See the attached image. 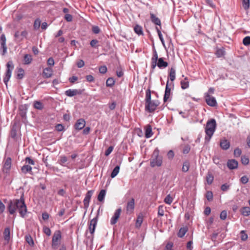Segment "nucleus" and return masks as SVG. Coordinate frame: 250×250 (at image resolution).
Wrapping results in <instances>:
<instances>
[{
    "label": "nucleus",
    "instance_id": "1",
    "mask_svg": "<svg viewBox=\"0 0 250 250\" xmlns=\"http://www.w3.org/2000/svg\"><path fill=\"white\" fill-rule=\"evenodd\" d=\"M10 214H13L18 210L21 216L24 217L27 212V207L24 202L23 195L20 199H14L10 201L7 206Z\"/></svg>",
    "mask_w": 250,
    "mask_h": 250
},
{
    "label": "nucleus",
    "instance_id": "2",
    "mask_svg": "<svg viewBox=\"0 0 250 250\" xmlns=\"http://www.w3.org/2000/svg\"><path fill=\"white\" fill-rule=\"evenodd\" d=\"M216 126V122L214 119H211L207 121L205 128L206 133L205 141L206 143H208L210 141L215 131Z\"/></svg>",
    "mask_w": 250,
    "mask_h": 250
},
{
    "label": "nucleus",
    "instance_id": "3",
    "mask_svg": "<svg viewBox=\"0 0 250 250\" xmlns=\"http://www.w3.org/2000/svg\"><path fill=\"white\" fill-rule=\"evenodd\" d=\"M162 157L159 155V150L158 148H156L153 151L150 160L151 167H160L162 164Z\"/></svg>",
    "mask_w": 250,
    "mask_h": 250
},
{
    "label": "nucleus",
    "instance_id": "4",
    "mask_svg": "<svg viewBox=\"0 0 250 250\" xmlns=\"http://www.w3.org/2000/svg\"><path fill=\"white\" fill-rule=\"evenodd\" d=\"M160 102L158 100H151L145 103V110L149 113L153 112L159 105Z\"/></svg>",
    "mask_w": 250,
    "mask_h": 250
},
{
    "label": "nucleus",
    "instance_id": "5",
    "mask_svg": "<svg viewBox=\"0 0 250 250\" xmlns=\"http://www.w3.org/2000/svg\"><path fill=\"white\" fill-rule=\"evenodd\" d=\"M6 71L5 76L3 78V82L7 85V83L9 81L12 74V72L14 69V65L12 61H9L6 64Z\"/></svg>",
    "mask_w": 250,
    "mask_h": 250
},
{
    "label": "nucleus",
    "instance_id": "6",
    "mask_svg": "<svg viewBox=\"0 0 250 250\" xmlns=\"http://www.w3.org/2000/svg\"><path fill=\"white\" fill-rule=\"evenodd\" d=\"M61 238V235L60 231L55 232L52 237V247L54 249H57L60 245V240Z\"/></svg>",
    "mask_w": 250,
    "mask_h": 250
},
{
    "label": "nucleus",
    "instance_id": "7",
    "mask_svg": "<svg viewBox=\"0 0 250 250\" xmlns=\"http://www.w3.org/2000/svg\"><path fill=\"white\" fill-rule=\"evenodd\" d=\"M205 100L207 104L210 106H215L217 104V102L214 97L209 95L208 93H205Z\"/></svg>",
    "mask_w": 250,
    "mask_h": 250
},
{
    "label": "nucleus",
    "instance_id": "8",
    "mask_svg": "<svg viewBox=\"0 0 250 250\" xmlns=\"http://www.w3.org/2000/svg\"><path fill=\"white\" fill-rule=\"evenodd\" d=\"M11 167V159L10 157H7L4 160L3 166V171L4 173H8Z\"/></svg>",
    "mask_w": 250,
    "mask_h": 250
},
{
    "label": "nucleus",
    "instance_id": "9",
    "mask_svg": "<svg viewBox=\"0 0 250 250\" xmlns=\"http://www.w3.org/2000/svg\"><path fill=\"white\" fill-rule=\"evenodd\" d=\"M97 221H98V217H95L93 219L90 220L89 223L88 224L89 226V230L90 231V233L93 235L94 233L95 229L96 228V227L97 224Z\"/></svg>",
    "mask_w": 250,
    "mask_h": 250
},
{
    "label": "nucleus",
    "instance_id": "10",
    "mask_svg": "<svg viewBox=\"0 0 250 250\" xmlns=\"http://www.w3.org/2000/svg\"><path fill=\"white\" fill-rule=\"evenodd\" d=\"M121 211V208H119L117 210H116L113 216H112L110 220V224L111 225H114L117 222L118 219L120 217Z\"/></svg>",
    "mask_w": 250,
    "mask_h": 250
},
{
    "label": "nucleus",
    "instance_id": "11",
    "mask_svg": "<svg viewBox=\"0 0 250 250\" xmlns=\"http://www.w3.org/2000/svg\"><path fill=\"white\" fill-rule=\"evenodd\" d=\"M93 190H92L88 191V192L86 193L83 201L84 208H87L88 207L90 199L93 195Z\"/></svg>",
    "mask_w": 250,
    "mask_h": 250
},
{
    "label": "nucleus",
    "instance_id": "12",
    "mask_svg": "<svg viewBox=\"0 0 250 250\" xmlns=\"http://www.w3.org/2000/svg\"><path fill=\"white\" fill-rule=\"evenodd\" d=\"M134 199L133 198H131V200L127 203L126 207V213L128 214L132 213L134 210Z\"/></svg>",
    "mask_w": 250,
    "mask_h": 250
},
{
    "label": "nucleus",
    "instance_id": "13",
    "mask_svg": "<svg viewBox=\"0 0 250 250\" xmlns=\"http://www.w3.org/2000/svg\"><path fill=\"white\" fill-rule=\"evenodd\" d=\"M85 120L82 118L79 119L76 121L75 124V128L77 130H81L85 126Z\"/></svg>",
    "mask_w": 250,
    "mask_h": 250
},
{
    "label": "nucleus",
    "instance_id": "14",
    "mask_svg": "<svg viewBox=\"0 0 250 250\" xmlns=\"http://www.w3.org/2000/svg\"><path fill=\"white\" fill-rule=\"evenodd\" d=\"M238 166V162L234 159L229 160L227 162V167L229 169H236Z\"/></svg>",
    "mask_w": 250,
    "mask_h": 250
},
{
    "label": "nucleus",
    "instance_id": "15",
    "mask_svg": "<svg viewBox=\"0 0 250 250\" xmlns=\"http://www.w3.org/2000/svg\"><path fill=\"white\" fill-rule=\"evenodd\" d=\"M81 94L80 90L69 89L65 91V94L68 97H73Z\"/></svg>",
    "mask_w": 250,
    "mask_h": 250
},
{
    "label": "nucleus",
    "instance_id": "16",
    "mask_svg": "<svg viewBox=\"0 0 250 250\" xmlns=\"http://www.w3.org/2000/svg\"><path fill=\"white\" fill-rule=\"evenodd\" d=\"M10 229L9 228H6L3 232V238L5 241V242L4 243V245L7 244L10 240Z\"/></svg>",
    "mask_w": 250,
    "mask_h": 250
},
{
    "label": "nucleus",
    "instance_id": "17",
    "mask_svg": "<svg viewBox=\"0 0 250 250\" xmlns=\"http://www.w3.org/2000/svg\"><path fill=\"white\" fill-rule=\"evenodd\" d=\"M68 161L67 157L65 156H61L59 158V160H58V163L60 165L63 167H66L68 168H70V167L68 165V163L67 162Z\"/></svg>",
    "mask_w": 250,
    "mask_h": 250
},
{
    "label": "nucleus",
    "instance_id": "18",
    "mask_svg": "<svg viewBox=\"0 0 250 250\" xmlns=\"http://www.w3.org/2000/svg\"><path fill=\"white\" fill-rule=\"evenodd\" d=\"M170 91L171 89L168 86V81H167L166 89H165V95L164 97V102H166L167 101L168 98L170 97Z\"/></svg>",
    "mask_w": 250,
    "mask_h": 250
},
{
    "label": "nucleus",
    "instance_id": "19",
    "mask_svg": "<svg viewBox=\"0 0 250 250\" xmlns=\"http://www.w3.org/2000/svg\"><path fill=\"white\" fill-rule=\"evenodd\" d=\"M52 69L49 67H46L43 69L42 76L45 78H49L52 75Z\"/></svg>",
    "mask_w": 250,
    "mask_h": 250
},
{
    "label": "nucleus",
    "instance_id": "20",
    "mask_svg": "<svg viewBox=\"0 0 250 250\" xmlns=\"http://www.w3.org/2000/svg\"><path fill=\"white\" fill-rule=\"evenodd\" d=\"M157 61V66L160 69L166 68L168 66V63L165 62L163 58H159Z\"/></svg>",
    "mask_w": 250,
    "mask_h": 250
},
{
    "label": "nucleus",
    "instance_id": "21",
    "mask_svg": "<svg viewBox=\"0 0 250 250\" xmlns=\"http://www.w3.org/2000/svg\"><path fill=\"white\" fill-rule=\"evenodd\" d=\"M220 145L221 147L224 150H227L230 146L229 142L226 139L221 140Z\"/></svg>",
    "mask_w": 250,
    "mask_h": 250
},
{
    "label": "nucleus",
    "instance_id": "22",
    "mask_svg": "<svg viewBox=\"0 0 250 250\" xmlns=\"http://www.w3.org/2000/svg\"><path fill=\"white\" fill-rule=\"evenodd\" d=\"M32 167L28 165H24L21 168V171L24 174L29 173L32 174Z\"/></svg>",
    "mask_w": 250,
    "mask_h": 250
},
{
    "label": "nucleus",
    "instance_id": "23",
    "mask_svg": "<svg viewBox=\"0 0 250 250\" xmlns=\"http://www.w3.org/2000/svg\"><path fill=\"white\" fill-rule=\"evenodd\" d=\"M153 134L151 126L150 125H148L146 128L145 137L146 138H150L153 135Z\"/></svg>",
    "mask_w": 250,
    "mask_h": 250
},
{
    "label": "nucleus",
    "instance_id": "24",
    "mask_svg": "<svg viewBox=\"0 0 250 250\" xmlns=\"http://www.w3.org/2000/svg\"><path fill=\"white\" fill-rule=\"evenodd\" d=\"M150 19L153 23L159 26L161 25L160 20L157 18L154 14H150Z\"/></svg>",
    "mask_w": 250,
    "mask_h": 250
},
{
    "label": "nucleus",
    "instance_id": "25",
    "mask_svg": "<svg viewBox=\"0 0 250 250\" xmlns=\"http://www.w3.org/2000/svg\"><path fill=\"white\" fill-rule=\"evenodd\" d=\"M187 231H188V227L187 226L183 227L179 229V230L177 233V235L179 237L182 238L185 235V234L186 233V232Z\"/></svg>",
    "mask_w": 250,
    "mask_h": 250
},
{
    "label": "nucleus",
    "instance_id": "26",
    "mask_svg": "<svg viewBox=\"0 0 250 250\" xmlns=\"http://www.w3.org/2000/svg\"><path fill=\"white\" fill-rule=\"evenodd\" d=\"M241 212L245 216L250 215V208L249 207H243L241 209Z\"/></svg>",
    "mask_w": 250,
    "mask_h": 250
},
{
    "label": "nucleus",
    "instance_id": "27",
    "mask_svg": "<svg viewBox=\"0 0 250 250\" xmlns=\"http://www.w3.org/2000/svg\"><path fill=\"white\" fill-rule=\"evenodd\" d=\"M33 60L32 56L29 54H25L23 57L24 64H29L31 63Z\"/></svg>",
    "mask_w": 250,
    "mask_h": 250
},
{
    "label": "nucleus",
    "instance_id": "28",
    "mask_svg": "<svg viewBox=\"0 0 250 250\" xmlns=\"http://www.w3.org/2000/svg\"><path fill=\"white\" fill-rule=\"evenodd\" d=\"M169 77L171 82L175 79L176 71L174 68L171 67L169 70Z\"/></svg>",
    "mask_w": 250,
    "mask_h": 250
},
{
    "label": "nucleus",
    "instance_id": "29",
    "mask_svg": "<svg viewBox=\"0 0 250 250\" xmlns=\"http://www.w3.org/2000/svg\"><path fill=\"white\" fill-rule=\"evenodd\" d=\"M105 194L106 190L105 189H102L98 196V200L100 202L103 201L104 199Z\"/></svg>",
    "mask_w": 250,
    "mask_h": 250
},
{
    "label": "nucleus",
    "instance_id": "30",
    "mask_svg": "<svg viewBox=\"0 0 250 250\" xmlns=\"http://www.w3.org/2000/svg\"><path fill=\"white\" fill-rule=\"evenodd\" d=\"M119 170H120V166H116L115 168L113 169V170H112L111 173V177L112 178H114L115 177H116L117 176V175L118 174V173L119 172Z\"/></svg>",
    "mask_w": 250,
    "mask_h": 250
},
{
    "label": "nucleus",
    "instance_id": "31",
    "mask_svg": "<svg viewBox=\"0 0 250 250\" xmlns=\"http://www.w3.org/2000/svg\"><path fill=\"white\" fill-rule=\"evenodd\" d=\"M151 100V91L149 89H147L146 92L145 103H147Z\"/></svg>",
    "mask_w": 250,
    "mask_h": 250
},
{
    "label": "nucleus",
    "instance_id": "32",
    "mask_svg": "<svg viewBox=\"0 0 250 250\" xmlns=\"http://www.w3.org/2000/svg\"><path fill=\"white\" fill-rule=\"evenodd\" d=\"M242 1L244 9L246 10H248L250 6V0H242Z\"/></svg>",
    "mask_w": 250,
    "mask_h": 250
},
{
    "label": "nucleus",
    "instance_id": "33",
    "mask_svg": "<svg viewBox=\"0 0 250 250\" xmlns=\"http://www.w3.org/2000/svg\"><path fill=\"white\" fill-rule=\"evenodd\" d=\"M134 30L138 35L143 34L142 27L140 25H136L134 28Z\"/></svg>",
    "mask_w": 250,
    "mask_h": 250
},
{
    "label": "nucleus",
    "instance_id": "34",
    "mask_svg": "<svg viewBox=\"0 0 250 250\" xmlns=\"http://www.w3.org/2000/svg\"><path fill=\"white\" fill-rule=\"evenodd\" d=\"M115 84V81L113 78H109L106 82V85L108 87H112Z\"/></svg>",
    "mask_w": 250,
    "mask_h": 250
},
{
    "label": "nucleus",
    "instance_id": "35",
    "mask_svg": "<svg viewBox=\"0 0 250 250\" xmlns=\"http://www.w3.org/2000/svg\"><path fill=\"white\" fill-rule=\"evenodd\" d=\"M24 71L21 68H20L18 69V72L17 74V78L19 79H22L24 76Z\"/></svg>",
    "mask_w": 250,
    "mask_h": 250
},
{
    "label": "nucleus",
    "instance_id": "36",
    "mask_svg": "<svg viewBox=\"0 0 250 250\" xmlns=\"http://www.w3.org/2000/svg\"><path fill=\"white\" fill-rule=\"evenodd\" d=\"M34 106L35 108L41 110L43 108L42 104L39 101H36L34 102Z\"/></svg>",
    "mask_w": 250,
    "mask_h": 250
},
{
    "label": "nucleus",
    "instance_id": "37",
    "mask_svg": "<svg viewBox=\"0 0 250 250\" xmlns=\"http://www.w3.org/2000/svg\"><path fill=\"white\" fill-rule=\"evenodd\" d=\"M241 161L242 164L244 165H248L250 162L249 158L244 155L241 156Z\"/></svg>",
    "mask_w": 250,
    "mask_h": 250
},
{
    "label": "nucleus",
    "instance_id": "38",
    "mask_svg": "<svg viewBox=\"0 0 250 250\" xmlns=\"http://www.w3.org/2000/svg\"><path fill=\"white\" fill-rule=\"evenodd\" d=\"M214 177L213 175L210 173H208L206 177V180L208 185H210L213 181Z\"/></svg>",
    "mask_w": 250,
    "mask_h": 250
},
{
    "label": "nucleus",
    "instance_id": "39",
    "mask_svg": "<svg viewBox=\"0 0 250 250\" xmlns=\"http://www.w3.org/2000/svg\"><path fill=\"white\" fill-rule=\"evenodd\" d=\"M240 237L242 241H246L248 239V235L245 230H241L240 231Z\"/></svg>",
    "mask_w": 250,
    "mask_h": 250
},
{
    "label": "nucleus",
    "instance_id": "40",
    "mask_svg": "<svg viewBox=\"0 0 250 250\" xmlns=\"http://www.w3.org/2000/svg\"><path fill=\"white\" fill-rule=\"evenodd\" d=\"M173 201L172 197L169 195H167L164 200V202L168 205H170Z\"/></svg>",
    "mask_w": 250,
    "mask_h": 250
},
{
    "label": "nucleus",
    "instance_id": "41",
    "mask_svg": "<svg viewBox=\"0 0 250 250\" xmlns=\"http://www.w3.org/2000/svg\"><path fill=\"white\" fill-rule=\"evenodd\" d=\"M143 222V217L142 216H139L136 220V227L137 228H139Z\"/></svg>",
    "mask_w": 250,
    "mask_h": 250
},
{
    "label": "nucleus",
    "instance_id": "42",
    "mask_svg": "<svg viewBox=\"0 0 250 250\" xmlns=\"http://www.w3.org/2000/svg\"><path fill=\"white\" fill-rule=\"evenodd\" d=\"M181 88L183 89H185L188 88V81L186 78L184 80L181 81Z\"/></svg>",
    "mask_w": 250,
    "mask_h": 250
},
{
    "label": "nucleus",
    "instance_id": "43",
    "mask_svg": "<svg viewBox=\"0 0 250 250\" xmlns=\"http://www.w3.org/2000/svg\"><path fill=\"white\" fill-rule=\"evenodd\" d=\"M206 197L208 201H211L213 199V194L210 191H208L206 194Z\"/></svg>",
    "mask_w": 250,
    "mask_h": 250
},
{
    "label": "nucleus",
    "instance_id": "44",
    "mask_svg": "<svg viewBox=\"0 0 250 250\" xmlns=\"http://www.w3.org/2000/svg\"><path fill=\"white\" fill-rule=\"evenodd\" d=\"M158 59H159L158 57L157 51L155 49H154L153 51V56L151 58V61H152V62H157Z\"/></svg>",
    "mask_w": 250,
    "mask_h": 250
},
{
    "label": "nucleus",
    "instance_id": "45",
    "mask_svg": "<svg viewBox=\"0 0 250 250\" xmlns=\"http://www.w3.org/2000/svg\"><path fill=\"white\" fill-rule=\"evenodd\" d=\"M242 153L241 149L237 147L234 150V156L235 157H239Z\"/></svg>",
    "mask_w": 250,
    "mask_h": 250
},
{
    "label": "nucleus",
    "instance_id": "46",
    "mask_svg": "<svg viewBox=\"0 0 250 250\" xmlns=\"http://www.w3.org/2000/svg\"><path fill=\"white\" fill-rule=\"evenodd\" d=\"M243 43L244 45L248 46L250 45V37L247 36L243 39Z\"/></svg>",
    "mask_w": 250,
    "mask_h": 250
},
{
    "label": "nucleus",
    "instance_id": "47",
    "mask_svg": "<svg viewBox=\"0 0 250 250\" xmlns=\"http://www.w3.org/2000/svg\"><path fill=\"white\" fill-rule=\"evenodd\" d=\"M14 37L18 42H20L22 41V38L21 37V33L19 31H16L15 33Z\"/></svg>",
    "mask_w": 250,
    "mask_h": 250
},
{
    "label": "nucleus",
    "instance_id": "48",
    "mask_svg": "<svg viewBox=\"0 0 250 250\" xmlns=\"http://www.w3.org/2000/svg\"><path fill=\"white\" fill-rule=\"evenodd\" d=\"M25 239L26 242L30 245V246L34 245V241L33 240L32 238L30 235H26L25 236Z\"/></svg>",
    "mask_w": 250,
    "mask_h": 250
},
{
    "label": "nucleus",
    "instance_id": "49",
    "mask_svg": "<svg viewBox=\"0 0 250 250\" xmlns=\"http://www.w3.org/2000/svg\"><path fill=\"white\" fill-rule=\"evenodd\" d=\"M158 216H163L164 215V207L163 206H160L158 207Z\"/></svg>",
    "mask_w": 250,
    "mask_h": 250
},
{
    "label": "nucleus",
    "instance_id": "50",
    "mask_svg": "<svg viewBox=\"0 0 250 250\" xmlns=\"http://www.w3.org/2000/svg\"><path fill=\"white\" fill-rule=\"evenodd\" d=\"M230 185L226 183L223 184L221 187V189L223 191H227L229 188Z\"/></svg>",
    "mask_w": 250,
    "mask_h": 250
},
{
    "label": "nucleus",
    "instance_id": "51",
    "mask_svg": "<svg viewBox=\"0 0 250 250\" xmlns=\"http://www.w3.org/2000/svg\"><path fill=\"white\" fill-rule=\"evenodd\" d=\"M41 25V21L39 19H36L34 23V28L35 29H38L39 28Z\"/></svg>",
    "mask_w": 250,
    "mask_h": 250
},
{
    "label": "nucleus",
    "instance_id": "52",
    "mask_svg": "<svg viewBox=\"0 0 250 250\" xmlns=\"http://www.w3.org/2000/svg\"><path fill=\"white\" fill-rule=\"evenodd\" d=\"M156 29L157 31V33H158V35L159 36V39L160 40H161L162 43L164 44V38L163 37V35L160 31V30H159V29L156 27Z\"/></svg>",
    "mask_w": 250,
    "mask_h": 250
},
{
    "label": "nucleus",
    "instance_id": "53",
    "mask_svg": "<svg viewBox=\"0 0 250 250\" xmlns=\"http://www.w3.org/2000/svg\"><path fill=\"white\" fill-rule=\"evenodd\" d=\"M92 31L94 34H97L100 32L101 30L98 26L95 25L92 26Z\"/></svg>",
    "mask_w": 250,
    "mask_h": 250
},
{
    "label": "nucleus",
    "instance_id": "54",
    "mask_svg": "<svg viewBox=\"0 0 250 250\" xmlns=\"http://www.w3.org/2000/svg\"><path fill=\"white\" fill-rule=\"evenodd\" d=\"M43 232L47 235V236H50L51 234V231L50 229L46 227H44L43 228Z\"/></svg>",
    "mask_w": 250,
    "mask_h": 250
},
{
    "label": "nucleus",
    "instance_id": "55",
    "mask_svg": "<svg viewBox=\"0 0 250 250\" xmlns=\"http://www.w3.org/2000/svg\"><path fill=\"white\" fill-rule=\"evenodd\" d=\"M99 70L101 74H105L107 72V67L105 65L101 66L99 67Z\"/></svg>",
    "mask_w": 250,
    "mask_h": 250
},
{
    "label": "nucleus",
    "instance_id": "56",
    "mask_svg": "<svg viewBox=\"0 0 250 250\" xmlns=\"http://www.w3.org/2000/svg\"><path fill=\"white\" fill-rule=\"evenodd\" d=\"M216 54L217 57H221L224 55L225 51L223 49H219L217 50Z\"/></svg>",
    "mask_w": 250,
    "mask_h": 250
},
{
    "label": "nucleus",
    "instance_id": "57",
    "mask_svg": "<svg viewBox=\"0 0 250 250\" xmlns=\"http://www.w3.org/2000/svg\"><path fill=\"white\" fill-rule=\"evenodd\" d=\"M0 50H2V55H4L7 52V46L6 44H0Z\"/></svg>",
    "mask_w": 250,
    "mask_h": 250
},
{
    "label": "nucleus",
    "instance_id": "58",
    "mask_svg": "<svg viewBox=\"0 0 250 250\" xmlns=\"http://www.w3.org/2000/svg\"><path fill=\"white\" fill-rule=\"evenodd\" d=\"M227 217V212L226 210H223L220 215V217L222 220H225Z\"/></svg>",
    "mask_w": 250,
    "mask_h": 250
},
{
    "label": "nucleus",
    "instance_id": "59",
    "mask_svg": "<svg viewBox=\"0 0 250 250\" xmlns=\"http://www.w3.org/2000/svg\"><path fill=\"white\" fill-rule=\"evenodd\" d=\"M99 42L97 40H92L90 42V44L91 45V47H97L98 46H97V44Z\"/></svg>",
    "mask_w": 250,
    "mask_h": 250
},
{
    "label": "nucleus",
    "instance_id": "60",
    "mask_svg": "<svg viewBox=\"0 0 250 250\" xmlns=\"http://www.w3.org/2000/svg\"><path fill=\"white\" fill-rule=\"evenodd\" d=\"M167 156L169 159H172L174 156V153L173 151L172 150H169L167 153Z\"/></svg>",
    "mask_w": 250,
    "mask_h": 250
},
{
    "label": "nucleus",
    "instance_id": "61",
    "mask_svg": "<svg viewBox=\"0 0 250 250\" xmlns=\"http://www.w3.org/2000/svg\"><path fill=\"white\" fill-rule=\"evenodd\" d=\"M240 181L244 184H247L249 181V178L247 176H243L241 178Z\"/></svg>",
    "mask_w": 250,
    "mask_h": 250
},
{
    "label": "nucleus",
    "instance_id": "62",
    "mask_svg": "<svg viewBox=\"0 0 250 250\" xmlns=\"http://www.w3.org/2000/svg\"><path fill=\"white\" fill-rule=\"evenodd\" d=\"M25 162L26 163H27L28 164H30V165H35V162L33 160H32L31 158H30V157H26L25 158Z\"/></svg>",
    "mask_w": 250,
    "mask_h": 250
},
{
    "label": "nucleus",
    "instance_id": "63",
    "mask_svg": "<svg viewBox=\"0 0 250 250\" xmlns=\"http://www.w3.org/2000/svg\"><path fill=\"white\" fill-rule=\"evenodd\" d=\"M64 19L66 21L70 22L72 21L73 17L71 15L69 14H66L64 16Z\"/></svg>",
    "mask_w": 250,
    "mask_h": 250
},
{
    "label": "nucleus",
    "instance_id": "64",
    "mask_svg": "<svg viewBox=\"0 0 250 250\" xmlns=\"http://www.w3.org/2000/svg\"><path fill=\"white\" fill-rule=\"evenodd\" d=\"M55 129L58 131H62L64 129V126L62 124H57L55 126Z\"/></svg>",
    "mask_w": 250,
    "mask_h": 250
}]
</instances>
